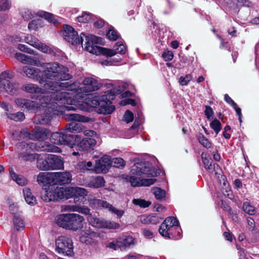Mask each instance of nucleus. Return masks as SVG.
Returning <instances> with one entry per match:
<instances>
[{
    "label": "nucleus",
    "mask_w": 259,
    "mask_h": 259,
    "mask_svg": "<svg viewBox=\"0 0 259 259\" xmlns=\"http://www.w3.org/2000/svg\"><path fill=\"white\" fill-rule=\"evenodd\" d=\"M34 65L42 68L40 84L46 90L52 91V97L58 100L61 104H72L74 99L68 96L67 91H73L77 88L74 82L60 81L68 80L72 76L67 73L66 67L57 62H35Z\"/></svg>",
    "instance_id": "1"
},
{
    "label": "nucleus",
    "mask_w": 259,
    "mask_h": 259,
    "mask_svg": "<svg viewBox=\"0 0 259 259\" xmlns=\"http://www.w3.org/2000/svg\"><path fill=\"white\" fill-rule=\"evenodd\" d=\"M34 151L60 152L61 149L47 142L37 144L31 142L23 141L18 143L16 145L18 158L21 161L29 162L34 161L38 154L32 153V152Z\"/></svg>",
    "instance_id": "2"
},
{
    "label": "nucleus",
    "mask_w": 259,
    "mask_h": 259,
    "mask_svg": "<svg viewBox=\"0 0 259 259\" xmlns=\"http://www.w3.org/2000/svg\"><path fill=\"white\" fill-rule=\"evenodd\" d=\"M131 176L128 179L133 187L149 186L153 184L156 180L153 178L145 179V177H155L157 172L152 165L149 162L135 163L132 168Z\"/></svg>",
    "instance_id": "3"
},
{
    "label": "nucleus",
    "mask_w": 259,
    "mask_h": 259,
    "mask_svg": "<svg viewBox=\"0 0 259 259\" xmlns=\"http://www.w3.org/2000/svg\"><path fill=\"white\" fill-rule=\"evenodd\" d=\"M85 48L89 52L96 55H103L107 57H112L119 53L123 55L125 53V48L121 42H117L113 47V49H106L97 46L100 43L101 38L92 36L90 38L87 37Z\"/></svg>",
    "instance_id": "4"
},
{
    "label": "nucleus",
    "mask_w": 259,
    "mask_h": 259,
    "mask_svg": "<svg viewBox=\"0 0 259 259\" xmlns=\"http://www.w3.org/2000/svg\"><path fill=\"white\" fill-rule=\"evenodd\" d=\"M56 101L61 104L58 100L53 98H49V96L44 95L40 100L41 106H45L47 108L45 109L43 114L36 115L33 118V122L36 124L43 125H49L51 123L54 115V110L58 107Z\"/></svg>",
    "instance_id": "5"
},
{
    "label": "nucleus",
    "mask_w": 259,
    "mask_h": 259,
    "mask_svg": "<svg viewBox=\"0 0 259 259\" xmlns=\"http://www.w3.org/2000/svg\"><path fill=\"white\" fill-rule=\"evenodd\" d=\"M107 99L105 95L95 97L92 100H88L85 104H79L77 108L80 110L89 112L90 110L88 105L96 108L99 113L110 114L115 110V107L114 105H111Z\"/></svg>",
    "instance_id": "6"
},
{
    "label": "nucleus",
    "mask_w": 259,
    "mask_h": 259,
    "mask_svg": "<svg viewBox=\"0 0 259 259\" xmlns=\"http://www.w3.org/2000/svg\"><path fill=\"white\" fill-rule=\"evenodd\" d=\"M76 85L77 88L76 90L73 91H67L69 93V96L71 97L74 99V102L72 104H67L66 105L63 104V107L66 110L71 111L75 110L76 109V106L74 105L75 103V99L76 95L79 94L83 92H91L96 91L99 89V84L97 81L92 77L85 78L83 82L81 87H79L77 83L74 82Z\"/></svg>",
    "instance_id": "7"
},
{
    "label": "nucleus",
    "mask_w": 259,
    "mask_h": 259,
    "mask_svg": "<svg viewBox=\"0 0 259 259\" xmlns=\"http://www.w3.org/2000/svg\"><path fill=\"white\" fill-rule=\"evenodd\" d=\"M181 231L178 221L173 217L166 218L159 228V232L162 236L174 239L181 238Z\"/></svg>",
    "instance_id": "8"
},
{
    "label": "nucleus",
    "mask_w": 259,
    "mask_h": 259,
    "mask_svg": "<svg viewBox=\"0 0 259 259\" xmlns=\"http://www.w3.org/2000/svg\"><path fill=\"white\" fill-rule=\"evenodd\" d=\"M14 77V73L7 70L0 74V91L6 92L11 95L18 93L20 84L18 82L11 80Z\"/></svg>",
    "instance_id": "9"
},
{
    "label": "nucleus",
    "mask_w": 259,
    "mask_h": 259,
    "mask_svg": "<svg viewBox=\"0 0 259 259\" xmlns=\"http://www.w3.org/2000/svg\"><path fill=\"white\" fill-rule=\"evenodd\" d=\"M67 196V188L60 187L55 184L49 186L41 192L42 199L46 202L68 199Z\"/></svg>",
    "instance_id": "10"
},
{
    "label": "nucleus",
    "mask_w": 259,
    "mask_h": 259,
    "mask_svg": "<svg viewBox=\"0 0 259 259\" xmlns=\"http://www.w3.org/2000/svg\"><path fill=\"white\" fill-rule=\"evenodd\" d=\"M64 28L63 36L64 39L67 41L71 43L73 45H77L81 44L82 47H83V38L82 35L84 36L85 38H87V37L90 38L93 36L92 35H91L90 36H87L84 34V33H81L79 37L77 32L72 27L69 25H66ZM87 41V39H85V44H84V47L86 46L85 44ZM84 49L87 50L85 48Z\"/></svg>",
    "instance_id": "11"
},
{
    "label": "nucleus",
    "mask_w": 259,
    "mask_h": 259,
    "mask_svg": "<svg viewBox=\"0 0 259 259\" xmlns=\"http://www.w3.org/2000/svg\"><path fill=\"white\" fill-rule=\"evenodd\" d=\"M78 136H74L65 130L61 132L53 133L51 136V140L53 143L57 145H63L72 147L74 141L78 139Z\"/></svg>",
    "instance_id": "12"
},
{
    "label": "nucleus",
    "mask_w": 259,
    "mask_h": 259,
    "mask_svg": "<svg viewBox=\"0 0 259 259\" xmlns=\"http://www.w3.org/2000/svg\"><path fill=\"white\" fill-rule=\"evenodd\" d=\"M56 251L59 253L72 256L73 255V246L72 239L67 236H61L56 240Z\"/></svg>",
    "instance_id": "13"
},
{
    "label": "nucleus",
    "mask_w": 259,
    "mask_h": 259,
    "mask_svg": "<svg viewBox=\"0 0 259 259\" xmlns=\"http://www.w3.org/2000/svg\"><path fill=\"white\" fill-rule=\"evenodd\" d=\"M88 220L92 226L98 228L116 229L120 227V225L117 223L101 220L100 219L95 218L91 214L89 216Z\"/></svg>",
    "instance_id": "14"
},
{
    "label": "nucleus",
    "mask_w": 259,
    "mask_h": 259,
    "mask_svg": "<svg viewBox=\"0 0 259 259\" xmlns=\"http://www.w3.org/2000/svg\"><path fill=\"white\" fill-rule=\"evenodd\" d=\"M51 131L46 128L35 126L31 131V140L33 141H44L50 135Z\"/></svg>",
    "instance_id": "15"
},
{
    "label": "nucleus",
    "mask_w": 259,
    "mask_h": 259,
    "mask_svg": "<svg viewBox=\"0 0 259 259\" xmlns=\"http://www.w3.org/2000/svg\"><path fill=\"white\" fill-rule=\"evenodd\" d=\"M72 180V175L68 171L53 172V182L55 185L69 184Z\"/></svg>",
    "instance_id": "16"
},
{
    "label": "nucleus",
    "mask_w": 259,
    "mask_h": 259,
    "mask_svg": "<svg viewBox=\"0 0 259 259\" xmlns=\"http://www.w3.org/2000/svg\"><path fill=\"white\" fill-rule=\"evenodd\" d=\"M21 89L28 93L39 95L40 98L39 100L44 95H48L49 96V98H52V92L44 94V90L39 88L36 84H34L31 83H26L21 86Z\"/></svg>",
    "instance_id": "17"
},
{
    "label": "nucleus",
    "mask_w": 259,
    "mask_h": 259,
    "mask_svg": "<svg viewBox=\"0 0 259 259\" xmlns=\"http://www.w3.org/2000/svg\"><path fill=\"white\" fill-rule=\"evenodd\" d=\"M68 230L77 231L83 227V217L76 213H69Z\"/></svg>",
    "instance_id": "18"
},
{
    "label": "nucleus",
    "mask_w": 259,
    "mask_h": 259,
    "mask_svg": "<svg viewBox=\"0 0 259 259\" xmlns=\"http://www.w3.org/2000/svg\"><path fill=\"white\" fill-rule=\"evenodd\" d=\"M68 199L74 197L75 202L78 201L80 198L82 201L84 197L88 195L86 189L80 187L67 188Z\"/></svg>",
    "instance_id": "19"
},
{
    "label": "nucleus",
    "mask_w": 259,
    "mask_h": 259,
    "mask_svg": "<svg viewBox=\"0 0 259 259\" xmlns=\"http://www.w3.org/2000/svg\"><path fill=\"white\" fill-rule=\"evenodd\" d=\"M23 71L28 77L38 81L40 83V80L41 78V71L40 69L25 66L23 68Z\"/></svg>",
    "instance_id": "20"
},
{
    "label": "nucleus",
    "mask_w": 259,
    "mask_h": 259,
    "mask_svg": "<svg viewBox=\"0 0 259 259\" xmlns=\"http://www.w3.org/2000/svg\"><path fill=\"white\" fill-rule=\"evenodd\" d=\"M15 103L18 107L22 108H25L28 110H33L37 107V104L36 102L23 98L16 99Z\"/></svg>",
    "instance_id": "21"
},
{
    "label": "nucleus",
    "mask_w": 259,
    "mask_h": 259,
    "mask_svg": "<svg viewBox=\"0 0 259 259\" xmlns=\"http://www.w3.org/2000/svg\"><path fill=\"white\" fill-rule=\"evenodd\" d=\"M51 170L61 169L64 168V162L60 156L50 154Z\"/></svg>",
    "instance_id": "22"
},
{
    "label": "nucleus",
    "mask_w": 259,
    "mask_h": 259,
    "mask_svg": "<svg viewBox=\"0 0 259 259\" xmlns=\"http://www.w3.org/2000/svg\"><path fill=\"white\" fill-rule=\"evenodd\" d=\"M69 213H62L56 217L55 221L58 226L68 230Z\"/></svg>",
    "instance_id": "23"
},
{
    "label": "nucleus",
    "mask_w": 259,
    "mask_h": 259,
    "mask_svg": "<svg viewBox=\"0 0 259 259\" xmlns=\"http://www.w3.org/2000/svg\"><path fill=\"white\" fill-rule=\"evenodd\" d=\"M96 236V234L94 232H90L89 231H82L80 237V241L82 243L87 244H92L94 243V240L93 237Z\"/></svg>",
    "instance_id": "24"
},
{
    "label": "nucleus",
    "mask_w": 259,
    "mask_h": 259,
    "mask_svg": "<svg viewBox=\"0 0 259 259\" xmlns=\"http://www.w3.org/2000/svg\"><path fill=\"white\" fill-rule=\"evenodd\" d=\"M96 144V141L91 138L82 139L78 144L77 147L80 150H86Z\"/></svg>",
    "instance_id": "25"
},
{
    "label": "nucleus",
    "mask_w": 259,
    "mask_h": 259,
    "mask_svg": "<svg viewBox=\"0 0 259 259\" xmlns=\"http://www.w3.org/2000/svg\"><path fill=\"white\" fill-rule=\"evenodd\" d=\"M51 180L53 181V172H41L37 177V182L42 185L50 183Z\"/></svg>",
    "instance_id": "26"
},
{
    "label": "nucleus",
    "mask_w": 259,
    "mask_h": 259,
    "mask_svg": "<svg viewBox=\"0 0 259 259\" xmlns=\"http://www.w3.org/2000/svg\"><path fill=\"white\" fill-rule=\"evenodd\" d=\"M65 129L68 133H81L83 131V126L80 123L72 122L66 125Z\"/></svg>",
    "instance_id": "27"
},
{
    "label": "nucleus",
    "mask_w": 259,
    "mask_h": 259,
    "mask_svg": "<svg viewBox=\"0 0 259 259\" xmlns=\"http://www.w3.org/2000/svg\"><path fill=\"white\" fill-rule=\"evenodd\" d=\"M65 116L66 119L69 121L88 122L91 120L90 118L79 114H67Z\"/></svg>",
    "instance_id": "28"
},
{
    "label": "nucleus",
    "mask_w": 259,
    "mask_h": 259,
    "mask_svg": "<svg viewBox=\"0 0 259 259\" xmlns=\"http://www.w3.org/2000/svg\"><path fill=\"white\" fill-rule=\"evenodd\" d=\"M10 175L12 179L15 181L18 185L24 186L27 183V180L23 176L17 175L12 168H9Z\"/></svg>",
    "instance_id": "29"
},
{
    "label": "nucleus",
    "mask_w": 259,
    "mask_h": 259,
    "mask_svg": "<svg viewBox=\"0 0 259 259\" xmlns=\"http://www.w3.org/2000/svg\"><path fill=\"white\" fill-rule=\"evenodd\" d=\"M104 180L102 177L98 176L91 178L89 186L91 187L98 188L104 185Z\"/></svg>",
    "instance_id": "30"
},
{
    "label": "nucleus",
    "mask_w": 259,
    "mask_h": 259,
    "mask_svg": "<svg viewBox=\"0 0 259 259\" xmlns=\"http://www.w3.org/2000/svg\"><path fill=\"white\" fill-rule=\"evenodd\" d=\"M64 209L66 211H77L85 214H89L90 212V209L89 208L80 207L78 205H66Z\"/></svg>",
    "instance_id": "31"
},
{
    "label": "nucleus",
    "mask_w": 259,
    "mask_h": 259,
    "mask_svg": "<svg viewBox=\"0 0 259 259\" xmlns=\"http://www.w3.org/2000/svg\"><path fill=\"white\" fill-rule=\"evenodd\" d=\"M123 90V87L118 86L117 88H113L111 90L108 91L105 93L106 94L105 95L106 97H107V100L109 101L110 104L111 103V100L114 99L115 96L120 94Z\"/></svg>",
    "instance_id": "32"
},
{
    "label": "nucleus",
    "mask_w": 259,
    "mask_h": 259,
    "mask_svg": "<svg viewBox=\"0 0 259 259\" xmlns=\"http://www.w3.org/2000/svg\"><path fill=\"white\" fill-rule=\"evenodd\" d=\"M23 195L26 202L30 205H34L36 202L35 197L32 195L30 189L27 188L23 189Z\"/></svg>",
    "instance_id": "33"
},
{
    "label": "nucleus",
    "mask_w": 259,
    "mask_h": 259,
    "mask_svg": "<svg viewBox=\"0 0 259 259\" xmlns=\"http://www.w3.org/2000/svg\"><path fill=\"white\" fill-rule=\"evenodd\" d=\"M92 163L91 161L87 162L85 161H80L76 165V168L80 172H84L88 170H93Z\"/></svg>",
    "instance_id": "34"
},
{
    "label": "nucleus",
    "mask_w": 259,
    "mask_h": 259,
    "mask_svg": "<svg viewBox=\"0 0 259 259\" xmlns=\"http://www.w3.org/2000/svg\"><path fill=\"white\" fill-rule=\"evenodd\" d=\"M31 131L29 132L27 128H23L22 129L20 133L19 134L18 132H15L13 133V138L16 140H20L21 139V137H22L24 138H27L31 140Z\"/></svg>",
    "instance_id": "35"
},
{
    "label": "nucleus",
    "mask_w": 259,
    "mask_h": 259,
    "mask_svg": "<svg viewBox=\"0 0 259 259\" xmlns=\"http://www.w3.org/2000/svg\"><path fill=\"white\" fill-rule=\"evenodd\" d=\"M197 138L199 143L206 149L211 148L212 144L210 141L206 138L202 133H198L197 135Z\"/></svg>",
    "instance_id": "36"
},
{
    "label": "nucleus",
    "mask_w": 259,
    "mask_h": 259,
    "mask_svg": "<svg viewBox=\"0 0 259 259\" xmlns=\"http://www.w3.org/2000/svg\"><path fill=\"white\" fill-rule=\"evenodd\" d=\"M35 159H37V167L39 169L48 170L45 155L38 154Z\"/></svg>",
    "instance_id": "37"
},
{
    "label": "nucleus",
    "mask_w": 259,
    "mask_h": 259,
    "mask_svg": "<svg viewBox=\"0 0 259 259\" xmlns=\"http://www.w3.org/2000/svg\"><path fill=\"white\" fill-rule=\"evenodd\" d=\"M36 15L42 18H45L49 22L56 24L57 23V20L54 18V16L49 12L43 11H39L36 13Z\"/></svg>",
    "instance_id": "38"
},
{
    "label": "nucleus",
    "mask_w": 259,
    "mask_h": 259,
    "mask_svg": "<svg viewBox=\"0 0 259 259\" xmlns=\"http://www.w3.org/2000/svg\"><path fill=\"white\" fill-rule=\"evenodd\" d=\"M108 203L104 200L98 199H93L91 200L90 205L91 207L98 208L100 207L107 208Z\"/></svg>",
    "instance_id": "39"
},
{
    "label": "nucleus",
    "mask_w": 259,
    "mask_h": 259,
    "mask_svg": "<svg viewBox=\"0 0 259 259\" xmlns=\"http://www.w3.org/2000/svg\"><path fill=\"white\" fill-rule=\"evenodd\" d=\"M15 228L17 231L23 230L25 228V223L23 220L19 215H15L13 219Z\"/></svg>",
    "instance_id": "40"
},
{
    "label": "nucleus",
    "mask_w": 259,
    "mask_h": 259,
    "mask_svg": "<svg viewBox=\"0 0 259 259\" xmlns=\"http://www.w3.org/2000/svg\"><path fill=\"white\" fill-rule=\"evenodd\" d=\"M201 158L204 165L205 168L209 172H212V162L210 161L208 158L209 156L205 153L202 152L201 154Z\"/></svg>",
    "instance_id": "41"
},
{
    "label": "nucleus",
    "mask_w": 259,
    "mask_h": 259,
    "mask_svg": "<svg viewBox=\"0 0 259 259\" xmlns=\"http://www.w3.org/2000/svg\"><path fill=\"white\" fill-rule=\"evenodd\" d=\"M25 40L27 43L36 48L39 47V44L40 43V41L36 37L31 34L26 36Z\"/></svg>",
    "instance_id": "42"
},
{
    "label": "nucleus",
    "mask_w": 259,
    "mask_h": 259,
    "mask_svg": "<svg viewBox=\"0 0 259 259\" xmlns=\"http://www.w3.org/2000/svg\"><path fill=\"white\" fill-rule=\"evenodd\" d=\"M15 58L19 61L25 63V64H31L32 59L31 58L27 55L23 54L20 53H17L15 55Z\"/></svg>",
    "instance_id": "43"
},
{
    "label": "nucleus",
    "mask_w": 259,
    "mask_h": 259,
    "mask_svg": "<svg viewBox=\"0 0 259 259\" xmlns=\"http://www.w3.org/2000/svg\"><path fill=\"white\" fill-rule=\"evenodd\" d=\"M152 191L157 200H161L165 196V191L160 188L157 187L153 188L152 189Z\"/></svg>",
    "instance_id": "44"
},
{
    "label": "nucleus",
    "mask_w": 259,
    "mask_h": 259,
    "mask_svg": "<svg viewBox=\"0 0 259 259\" xmlns=\"http://www.w3.org/2000/svg\"><path fill=\"white\" fill-rule=\"evenodd\" d=\"M119 240L120 241V242L122 244V250L124 249L126 247H128L131 244H134V238L130 236H126L122 240L119 239Z\"/></svg>",
    "instance_id": "45"
},
{
    "label": "nucleus",
    "mask_w": 259,
    "mask_h": 259,
    "mask_svg": "<svg viewBox=\"0 0 259 259\" xmlns=\"http://www.w3.org/2000/svg\"><path fill=\"white\" fill-rule=\"evenodd\" d=\"M246 2H248L246 0H230L229 4V7L233 9H237L240 7H242L245 5Z\"/></svg>",
    "instance_id": "46"
},
{
    "label": "nucleus",
    "mask_w": 259,
    "mask_h": 259,
    "mask_svg": "<svg viewBox=\"0 0 259 259\" xmlns=\"http://www.w3.org/2000/svg\"><path fill=\"white\" fill-rule=\"evenodd\" d=\"M92 19V14L87 12H83L81 16L77 17L78 21L80 23H89Z\"/></svg>",
    "instance_id": "47"
},
{
    "label": "nucleus",
    "mask_w": 259,
    "mask_h": 259,
    "mask_svg": "<svg viewBox=\"0 0 259 259\" xmlns=\"http://www.w3.org/2000/svg\"><path fill=\"white\" fill-rule=\"evenodd\" d=\"M132 201L135 205L143 208L147 207L151 204L150 201L142 199H134Z\"/></svg>",
    "instance_id": "48"
},
{
    "label": "nucleus",
    "mask_w": 259,
    "mask_h": 259,
    "mask_svg": "<svg viewBox=\"0 0 259 259\" xmlns=\"http://www.w3.org/2000/svg\"><path fill=\"white\" fill-rule=\"evenodd\" d=\"M243 210L249 215H253L256 211L254 206L251 205L249 202H244L243 204Z\"/></svg>",
    "instance_id": "49"
},
{
    "label": "nucleus",
    "mask_w": 259,
    "mask_h": 259,
    "mask_svg": "<svg viewBox=\"0 0 259 259\" xmlns=\"http://www.w3.org/2000/svg\"><path fill=\"white\" fill-rule=\"evenodd\" d=\"M96 171L98 172H104L106 173L108 171V169L109 168V166L105 165L104 163H102L101 161L99 160L98 162L96 163Z\"/></svg>",
    "instance_id": "50"
},
{
    "label": "nucleus",
    "mask_w": 259,
    "mask_h": 259,
    "mask_svg": "<svg viewBox=\"0 0 259 259\" xmlns=\"http://www.w3.org/2000/svg\"><path fill=\"white\" fill-rule=\"evenodd\" d=\"M210 126L214 130L217 135L222 129V124L220 121L217 119H214L210 122Z\"/></svg>",
    "instance_id": "51"
},
{
    "label": "nucleus",
    "mask_w": 259,
    "mask_h": 259,
    "mask_svg": "<svg viewBox=\"0 0 259 259\" xmlns=\"http://www.w3.org/2000/svg\"><path fill=\"white\" fill-rule=\"evenodd\" d=\"M36 48L44 53H48L52 55H55V53L51 48L49 46L43 44L41 42L40 44H39V47H37Z\"/></svg>",
    "instance_id": "52"
},
{
    "label": "nucleus",
    "mask_w": 259,
    "mask_h": 259,
    "mask_svg": "<svg viewBox=\"0 0 259 259\" xmlns=\"http://www.w3.org/2000/svg\"><path fill=\"white\" fill-rule=\"evenodd\" d=\"M106 208H108L110 211L116 214L117 216L119 218H121L124 213V211L123 210L118 209L109 203Z\"/></svg>",
    "instance_id": "53"
},
{
    "label": "nucleus",
    "mask_w": 259,
    "mask_h": 259,
    "mask_svg": "<svg viewBox=\"0 0 259 259\" xmlns=\"http://www.w3.org/2000/svg\"><path fill=\"white\" fill-rule=\"evenodd\" d=\"M107 37L110 40H116L119 37V34L117 31L112 28H110L106 34Z\"/></svg>",
    "instance_id": "54"
},
{
    "label": "nucleus",
    "mask_w": 259,
    "mask_h": 259,
    "mask_svg": "<svg viewBox=\"0 0 259 259\" xmlns=\"http://www.w3.org/2000/svg\"><path fill=\"white\" fill-rule=\"evenodd\" d=\"M112 165L118 168L123 167L125 165V162L120 157L113 158L112 159Z\"/></svg>",
    "instance_id": "55"
},
{
    "label": "nucleus",
    "mask_w": 259,
    "mask_h": 259,
    "mask_svg": "<svg viewBox=\"0 0 259 259\" xmlns=\"http://www.w3.org/2000/svg\"><path fill=\"white\" fill-rule=\"evenodd\" d=\"M8 117L15 121H22L25 118V115L23 112H18L16 113L11 114Z\"/></svg>",
    "instance_id": "56"
},
{
    "label": "nucleus",
    "mask_w": 259,
    "mask_h": 259,
    "mask_svg": "<svg viewBox=\"0 0 259 259\" xmlns=\"http://www.w3.org/2000/svg\"><path fill=\"white\" fill-rule=\"evenodd\" d=\"M192 76L191 74H186L184 77L181 76L179 79V82L182 85H187L189 82L192 79Z\"/></svg>",
    "instance_id": "57"
},
{
    "label": "nucleus",
    "mask_w": 259,
    "mask_h": 259,
    "mask_svg": "<svg viewBox=\"0 0 259 259\" xmlns=\"http://www.w3.org/2000/svg\"><path fill=\"white\" fill-rule=\"evenodd\" d=\"M124 120L127 123L132 122L134 119L133 113L129 110L126 111L123 116Z\"/></svg>",
    "instance_id": "58"
},
{
    "label": "nucleus",
    "mask_w": 259,
    "mask_h": 259,
    "mask_svg": "<svg viewBox=\"0 0 259 259\" xmlns=\"http://www.w3.org/2000/svg\"><path fill=\"white\" fill-rule=\"evenodd\" d=\"M100 160L101 161L102 163H104L105 165H107L109 167L112 165V159H111V157L108 155L103 156Z\"/></svg>",
    "instance_id": "59"
},
{
    "label": "nucleus",
    "mask_w": 259,
    "mask_h": 259,
    "mask_svg": "<svg viewBox=\"0 0 259 259\" xmlns=\"http://www.w3.org/2000/svg\"><path fill=\"white\" fill-rule=\"evenodd\" d=\"M10 8V3L8 0H0V10L6 11Z\"/></svg>",
    "instance_id": "60"
},
{
    "label": "nucleus",
    "mask_w": 259,
    "mask_h": 259,
    "mask_svg": "<svg viewBox=\"0 0 259 259\" xmlns=\"http://www.w3.org/2000/svg\"><path fill=\"white\" fill-rule=\"evenodd\" d=\"M141 221L143 223H156L155 217L147 216L146 217H144L141 218Z\"/></svg>",
    "instance_id": "61"
},
{
    "label": "nucleus",
    "mask_w": 259,
    "mask_h": 259,
    "mask_svg": "<svg viewBox=\"0 0 259 259\" xmlns=\"http://www.w3.org/2000/svg\"><path fill=\"white\" fill-rule=\"evenodd\" d=\"M162 57L164 58L165 61H170L174 58V55L171 51H164L162 54Z\"/></svg>",
    "instance_id": "62"
},
{
    "label": "nucleus",
    "mask_w": 259,
    "mask_h": 259,
    "mask_svg": "<svg viewBox=\"0 0 259 259\" xmlns=\"http://www.w3.org/2000/svg\"><path fill=\"white\" fill-rule=\"evenodd\" d=\"M108 246L111 248L114 249V250H116L118 248L122 250V244L120 241L119 240L115 243L113 242L109 243Z\"/></svg>",
    "instance_id": "63"
},
{
    "label": "nucleus",
    "mask_w": 259,
    "mask_h": 259,
    "mask_svg": "<svg viewBox=\"0 0 259 259\" xmlns=\"http://www.w3.org/2000/svg\"><path fill=\"white\" fill-rule=\"evenodd\" d=\"M204 112L205 115H206L208 119H209L211 116H212L213 114V111L212 108L209 106H205V110Z\"/></svg>",
    "instance_id": "64"
}]
</instances>
